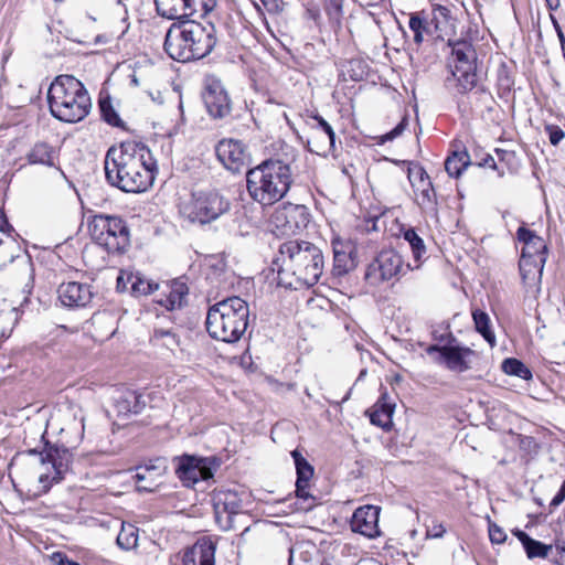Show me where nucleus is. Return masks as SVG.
I'll return each mask as SVG.
<instances>
[{
  "mask_svg": "<svg viewBox=\"0 0 565 565\" xmlns=\"http://www.w3.org/2000/svg\"><path fill=\"white\" fill-rule=\"evenodd\" d=\"M451 45V75L457 81L458 92L465 94L473 89L478 82L477 52L472 44L461 40Z\"/></svg>",
  "mask_w": 565,
  "mask_h": 565,
  "instance_id": "9",
  "label": "nucleus"
},
{
  "mask_svg": "<svg viewBox=\"0 0 565 565\" xmlns=\"http://www.w3.org/2000/svg\"><path fill=\"white\" fill-rule=\"evenodd\" d=\"M309 17L317 21L320 18V12L317 8L308 9L307 10Z\"/></svg>",
  "mask_w": 565,
  "mask_h": 565,
  "instance_id": "58",
  "label": "nucleus"
},
{
  "mask_svg": "<svg viewBox=\"0 0 565 565\" xmlns=\"http://www.w3.org/2000/svg\"><path fill=\"white\" fill-rule=\"evenodd\" d=\"M215 551L216 545L210 539H200L184 552L182 564L215 565Z\"/></svg>",
  "mask_w": 565,
  "mask_h": 565,
  "instance_id": "23",
  "label": "nucleus"
},
{
  "mask_svg": "<svg viewBox=\"0 0 565 565\" xmlns=\"http://www.w3.org/2000/svg\"><path fill=\"white\" fill-rule=\"evenodd\" d=\"M8 230H12V226L9 224L3 210L0 209V233H1V235H4Z\"/></svg>",
  "mask_w": 565,
  "mask_h": 565,
  "instance_id": "55",
  "label": "nucleus"
},
{
  "mask_svg": "<svg viewBox=\"0 0 565 565\" xmlns=\"http://www.w3.org/2000/svg\"><path fill=\"white\" fill-rule=\"evenodd\" d=\"M269 13H278L281 10V0H260Z\"/></svg>",
  "mask_w": 565,
  "mask_h": 565,
  "instance_id": "54",
  "label": "nucleus"
},
{
  "mask_svg": "<svg viewBox=\"0 0 565 565\" xmlns=\"http://www.w3.org/2000/svg\"><path fill=\"white\" fill-rule=\"evenodd\" d=\"M47 100L52 116L75 124L90 111L92 100L84 84L73 75H58L51 83Z\"/></svg>",
  "mask_w": 565,
  "mask_h": 565,
  "instance_id": "5",
  "label": "nucleus"
},
{
  "mask_svg": "<svg viewBox=\"0 0 565 565\" xmlns=\"http://www.w3.org/2000/svg\"><path fill=\"white\" fill-rule=\"evenodd\" d=\"M323 6L329 19L340 25L343 18V0H323Z\"/></svg>",
  "mask_w": 565,
  "mask_h": 565,
  "instance_id": "44",
  "label": "nucleus"
},
{
  "mask_svg": "<svg viewBox=\"0 0 565 565\" xmlns=\"http://www.w3.org/2000/svg\"><path fill=\"white\" fill-rule=\"evenodd\" d=\"M545 1H546L547 8L552 11L557 10L561 6V0H545Z\"/></svg>",
  "mask_w": 565,
  "mask_h": 565,
  "instance_id": "57",
  "label": "nucleus"
},
{
  "mask_svg": "<svg viewBox=\"0 0 565 565\" xmlns=\"http://www.w3.org/2000/svg\"><path fill=\"white\" fill-rule=\"evenodd\" d=\"M274 265L278 285L297 290L317 284L323 270V255L315 244L292 239L280 244Z\"/></svg>",
  "mask_w": 565,
  "mask_h": 565,
  "instance_id": "2",
  "label": "nucleus"
},
{
  "mask_svg": "<svg viewBox=\"0 0 565 565\" xmlns=\"http://www.w3.org/2000/svg\"><path fill=\"white\" fill-rule=\"evenodd\" d=\"M216 42V29L212 23L182 20L169 28L163 47L172 60L189 62L207 56Z\"/></svg>",
  "mask_w": 565,
  "mask_h": 565,
  "instance_id": "3",
  "label": "nucleus"
},
{
  "mask_svg": "<svg viewBox=\"0 0 565 565\" xmlns=\"http://www.w3.org/2000/svg\"><path fill=\"white\" fill-rule=\"evenodd\" d=\"M382 215V207L380 204H371L370 209L363 216L364 224H355V228H361L365 232L376 231V221Z\"/></svg>",
  "mask_w": 565,
  "mask_h": 565,
  "instance_id": "42",
  "label": "nucleus"
},
{
  "mask_svg": "<svg viewBox=\"0 0 565 565\" xmlns=\"http://www.w3.org/2000/svg\"><path fill=\"white\" fill-rule=\"evenodd\" d=\"M166 287L168 292L164 294V297L158 299L157 302L169 310L182 307L188 296V286L180 280H173L170 285L167 284Z\"/></svg>",
  "mask_w": 565,
  "mask_h": 565,
  "instance_id": "27",
  "label": "nucleus"
},
{
  "mask_svg": "<svg viewBox=\"0 0 565 565\" xmlns=\"http://www.w3.org/2000/svg\"><path fill=\"white\" fill-rule=\"evenodd\" d=\"M544 258L539 260L520 259L519 269L525 292L536 297L541 291L542 275L545 266Z\"/></svg>",
  "mask_w": 565,
  "mask_h": 565,
  "instance_id": "21",
  "label": "nucleus"
},
{
  "mask_svg": "<svg viewBox=\"0 0 565 565\" xmlns=\"http://www.w3.org/2000/svg\"><path fill=\"white\" fill-rule=\"evenodd\" d=\"M217 0H188L186 18L205 17L216 6Z\"/></svg>",
  "mask_w": 565,
  "mask_h": 565,
  "instance_id": "39",
  "label": "nucleus"
},
{
  "mask_svg": "<svg viewBox=\"0 0 565 565\" xmlns=\"http://www.w3.org/2000/svg\"><path fill=\"white\" fill-rule=\"evenodd\" d=\"M403 257L394 249H384L366 267L364 279L370 286H379L396 278L403 271Z\"/></svg>",
  "mask_w": 565,
  "mask_h": 565,
  "instance_id": "12",
  "label": "nucleus"
},
{
  "mask_svg": "<svg viewBox=\"0 0 565 565\" xmlns=\"http://www.w3.org/2000/svg\"><path fill=\"white\" fill-rule=\"evenodd\" d=\"M565 501V480L563 481L558 492L555 494V497L552 499L550 503V512H552L554 509H556L558 505H561Z\"/></svg>",
  "mask_w": 565,
  "mask_h": 565,
  "instance_id": "53",
  "label": "nucleus"
},
{
  "mask_svg": "<svg viewBox=\"0 0 565 565\" xmlns=\"http://www.w3.org/2000/svg\"><path fill=\"white\" fill-rule=\"evenodd\" d=\"M428 355L437 353L435 361L443 363L452 372L462 373L470 369L468 358L473 354V351L466 347L460 345H429L426 350Z\"/></svg>",
  "mask_w": 565,
  "mask_h": 565,
  "instance_id": "14",
  "label": "nucleus"
},
{
  "mask_svg": "<svg viewBox=\"0 0 565 565\" xmlns=\"http://www.w3.org/2000/svg\"><path fill=\"white\" fill-rule=\"evenodd\" d=\"M116 543L125 551L135 548L138 543V529L132 524L122 523L121 530L117 535Z\"/></svg>",
  "mask_w": 565,
  "mask_h": 565,
  "instance_id": "35",
  "label": "nucleus"
},
{
  "mask_svg": "<svg viewBox=\"0 0 565 565\" xmlns=\"http://www.w3.org/2000/svg\"><path fill=\"white\" fill-rule=\"evenodd\" d=\"M10 334H11V330H10L8 333H7V332H4V331H2V332L0 333V338L7 339V338H9V337H10Z\"/></svg>",
  "mask_w": 565,
  "mask_h": 565,
  "instance_id": "62",
  "label": "nucleus"
},
{
  "mask_svg": "<svg viewBox=\"0 0 565 565\" xmlns=\"http://www.w3.org/2000/svg\"><path fill=\"white\" fill-rule=\"evenodd\" d=\"M220 162L230 171L239 172L249 160V153L243 141L237 139H222L215 147Z\"/></svg>",
  "mask_w": 565,
  "mask_h": 565,
  "instance_id": "15",
  "label": "nucleus"
},
{
  "mask_svg": "<svg viewBox=\"0 0 565 565\" xmlns=\"http://www.w3.org/2000/svg\"><path fill=\"white\" fill-rule=\"evenodd\" d=\"M495 151H497V154L499 156L500 160H504L505 157L513 154L512 152H509L507 150H501V149H497Z\"/></svg>",
  "mask_w": 565,
  "mask_h": 565,
  "instance_id": "59",
  "label": "nucleus"
},
{
  "mask_svg": "<svg viewBox=\"0 0 565 565\" xmlns=\"http://www.w3.org/2000/svg\"><path fill=\"white\" fill-rule=\"evenodd\" d=\"M429 175L425 171V169L420 166H416L414 168L408 169V179L412 183V186L415 188L416 185H419L423 181L428 179Z\"/></svg>",
  "mask_w": 565,
  "mask_h": 565,
  "instance_id": "48",
  "label": "nucleus"
},
{
  "mask_svg": "<svg viewBox=\"0 0 565 565\" xmlns=\"http://www.w3.org/2000/svg\"><path fill=\"white\" fill-rule=\"evenodd\" d=\"M104 169L107 182L126 193L146 192L158 173L151 150L134 140L110 147L105 156Z\"/></svg>",
  "mask_w": 565,
  "mask_h": 565,
  "instance_id": "1",
  "label": "nucleus"
},
{
  "mask_svg": "<svg viewBox=\"0 0 565 565\" xmlns=\"http://www.w3.org/2000/svg\"><path fill=\"white\" fill-rule=\"evenodd\" d=\"M309 212L305 205L288 204L275 213L276 226L280 227L284 234H295L307 227Z\"/></svg>",
  "mask_w": 565,
  "mask_h": 565,
  "instance_id": "17",
  "label": "nucleus"
},
{
  "mask_svg": "<svg viewBox=\"0 0 565 565\" xmlns=\"http://www.w3.org/2000/svg\"><path fill=\"white\" fill-rule=\"evenodd\" d=\"M406 127H407V118L404 117L394 129H392L391 131H388L387 134H385L381 137L380 143H384L386 141L394 140L396 137H398L403 134V131L406 129Z\"/></svg>",
  "mask_w": 565,
  "mask_h": 565,
  "instance_id": "51",
  "label": "nucleus"
},
{
  "mask_svg": "<svg viewBox=\"0 0 565 565\" xmlns=\"http://www.w3.org/2000/svg\"><path fill=\"white\" fill-rule=\"evenodd\" d=\"M99 108L102 117L107 124L114 127H124L125 124L114 108L109 96L99 99Z\"/></svg>",
  "mask_w": 565,
  "mask_h": 565,
  "instance_id": "38",
  "label": "nucleus"
},
{
  "mask_svg": "<svg viewBox=\"0 0 565 565\" xmlns=\"http://www.w3.org/2000/svg\"><path fill=\"white\" fill-rule=\"evenodd\" d=\"M174 460L177 461L175 475L185 487H193L201 480L212 479L221 466V461L216 457L183 455Z\"/></svg>",
  "mask_w": 565,
  "mask_h": 565,
  "instance_id": "10",
  "label": "nucleus"
},
{
  "mask_svg": "<svg viewBox=\"0 0 565 565\" xmlns=\"http://www.w3.org/2000/svg\"><path fill=\"white\" fill-rule=\"evenodd\" d=\"M365 374H366V370L365 369L361 370L358 380H362L365 376Z\"/></svg>",
  "mask_w": 565,
  "mask_h": 565,
  "instance_id": "63",
  "label": "nucleus"
},
{
  "mask_svg": "<svg viewBox=\"0 0 565 565\" xmlns=\"http://www.w3.org/2000/svg\"><path fill=\"white\" fill-rule=\"evenodd\" d=\"M545 131L548 135L550 142L557 146L565 137L563 129L556 125H546Z\"/></svg>",
  "mask_w": 565,
  "mask_h": 565,
  "instance_id": "50",
  "label": "nucleus"
},
{
  "mask_svg": "<svg viewBox=\"0 0 565 565\" xmlns=\"http://www.w3.org/2000/svg\"><path fill=\"white\" fill-rule=\"evenodd\" d=\"M248 321V303L241 297L233 296L209 308L205 324L213 339L234 343L246 332Z\"/></svg>",
  "mask_w": 565,
  "mask_h": 565,
  "instance_id": "6",
  "label": "nucleus"
},
{
  "mask_svg": "<svg viewBox=\"0 0 565 565\" xmlns=\"http://www.w3.org/2000/svg\"><path fill=\"white\" fill-rule=\"evenodd\" d=\"M472 318L476 330L491 347H493L495 344V335L491 329L489 315L480 309H476L472 311Z\"/></svg>",
  "mask_w": 565,
  "mask_h": 565,
  "instance_id": "33",
  "label": "nucleus"
},
{
  "mask_svg": "<svg viewBox=\"0 0 565 565\" xmlns=\"http://www.w3.org/2000/svg\"><path fill=\"white\" fill-rule=\"evenodd\" d=\"M353 267V256L333 254V279L338 285H342L343 280H348V275Z\"/></svg>",
  "mask_w": 565,
  "mask_h": 565,
  "instance_id": "34",
  "label": "nucleus"
},
{
  "mask_svg": "<svg viewBox=\"0 0 565 565\" xmlns=\"http://www.w3.org/2000/svg\"><path fill=\"white\" fill-rule=\"evenodd\" d=\"M317 126L313 128L315 137H326V143H334V131L332 127L320 116H316Z\"/></svg>",
  "mask_w": 565,
  "mask_h": 565,
  "instance_id": "46",
  "label": "nucleus"
},
{
  "mask_svg": "<svg viewBox=\"0 0 565 565\" xmlns=\"http://www.w3.org/2000/svg\"><path fill=\"white\" fill-rule=\"evenodd\" d=\"M488 531L490 541L493 544H501L507 540V534L503 529L491 521H489Z\"/></svg>",
  "mask_w": 565,
  "mask_h": 565,
  "instance_id": "49",
  "label": "nucleus"
},
{
  "mask_svg": "<svg viewBox=\"0 0 565 565\" xmlns=\"http://www.w3.org/2000/svg\"><path fill=\"white\" fill-rule=\"evenodd\" d=\"M215 520L223 531L234 530V519L242 512V498L237 491L218 489L212 493Z\"/></svg>",
  "mask_w": 565,
  "mask_h": 565,
  "instance_id": "13",
  "label": "nucleus"
},
{
  "mask_svg": "<svg viewBox=\"0 0 565 565\" xmlns=\"http://www.w3.org/2000/svg\"><path fill=\"white\" fill-rule=\"evenodd\" d=\"M203 102L210 116L215 119H223L232 111V100L223 84L217 79L207 82Z\"/></svg>",
  "mask_w": 565,
  "mask_h": 565,
  "instance_id": "16",
  "label": "nucleus"
},
{
  "mask_svg": "<svg viewBox=\"0 0 565 565\" xmlns=\"http://www.w3.org/2000/svg\"><path fill=\"white\" fill-rule=\"evenodd\" d=\"M231 209L227 198L217 191L193 192L188 199L179 204L180 215L191 223H211Z\"/></svg>",
  "mask_w": 565,
  "mask_h": 565,
  "instance_id": "7",
  "label": "nucleus"
},
{
  "mask_svg": "<svg viewBox=\"0 0 565 565\" xmlns=\"http://www.w3.org/2000/svg\"><path fill=\"white\" fill-rule=\"evenodd\" d=\"M480 167H488L493 170L497 169L495 160L491 154H487L482 161L479 163Z\"/></svg>",
  "mask_w": 565,
  "mask_h": 565,
  "instance_id": "56",
  "label": "nucleus"
},
{
  "mask_svg": "<svg viewBox=\"0 0 565 565\" xmlns=\"http://www.w3.org/2000/svg\"><path fill=\"white\" fill-rule=\"evenodd\" d=\"M291 456L295 460L297 470L296 495L307 504L301 507L308 511L315 507V498L308 492L310 480L313 476V467L302 457L298 450H294Z\"/></svg>",
  "mask_w": 565,
  "mask_h": 565,
  "instance_id": "19",
  "label": "nucleus"
},
{
  "mask_svg": "<svg viewBox=\"0 0 565 565\" xmlns=\"http://www.w3.org/2000/svg\"><path fill=\"white\" fill-rule=\"evenodd\" d=\"M404 238L408 242L415 262L419 263L422 260L423 255L426 253V248L423 239L417 235V233L409 228L404 233Z\"/></svg>",
  "mask_w": 565,
  "mask_h": 565,
  "instance_id": "41",
  "label": "nucleus"
},
{
  "mask_svg": "<svg viewBox=\"0 0 565 565\" xmlns=\"http://www.w3.org/2000/svg\"><path fill=\"white\" fill-rule=\"evenodd\" d=\"M519 243L523 244L520 259L539 260L547 259L548 247L544 239L536 233L525 226H520L516 231Z\"/></svg>",
  "mask_w": 565,
  "mask_h": 565,
  "instance_id": "20",
  "label": "nucleus"
},
{
  "mask_svg": "<svg viewBox=\"0 0 565 565\" xmlns=\"http://www.w3.org/2000/svg\"><path fill=\"white\" fill-rule=\"evenodd\" d=\"M380 508L375 505H364L355 509V533L367 539L380 535L379 529Z\"/></svg>",
  "mask_w": 565,
  "mask_h": 565,
  "instance_id": "24",
  "label": "nucleus"
},
{
  "mask_svg": "<svg viewBox=\"0 0 565 565\" xmlns=\"http://www.w3.org/2000/svg\"><path fill=\"white\" fill-rule=\"evenodd\" d=\"M58 565H79V564L76 562H73V561H68V559H61L58 562Z\"/></svg>",
  "mask_w": 565,
  "mask_h": 565,
  "instance_id": "60",
  "label": "nucleus"
},
{
  "mask_svg": "<svg viewBox=\"0 0 565 565\" xmlns=\"http://www.w3.org/2000/svg\"><path fill=\"white\" fill-rule=\"evenodd\" d=\"M313 143L315 148H310L311 151L320 154L330 151L334 143H326V137H315V130H312L311 139L308 140V145Z\"/></svg>",
  "mask_w": 565,
  "mask_h": 565,
  "instance_id": "47",
  "label": "nucleus"
},
{
  "mask_svg": "<svg viewBox=\"0 0 565 565\" xmlns=\"http://www.w3.org/2000/svg\"><path fill=\"white\" fill-rule=\"evenodd\" d=\"M553 23H554L557 36L559 38V32H563V31L556 20H553Z\"/></svg>",
  "mask_w": 565,
  "mask_h": 565,
  "instance_id": "61",
  "label": "nucleus"
},
{
  "mask_svg": "<svg viewBox=\"0 0 565 565\" xmlns=\"http://www.w3.org/2000/svg\"><path fill=\"white\" fill-rule=\"evenodd\" d=\"M61 303L68 308H85L94 297L90 285L78 281L63 282L57 288Z\"/></svg>",
  "mask_w": 565,
  "mask_h": 565,
  "instance_id": "18",
  "label": "nucleus"
},
{
  "mask_svg": "<svg viewBox=\"0 0 565 565\" xmlns=\"http://www.w3.org/2000/svg\"><path fill=\"white\" fill-rule=\"evenodd\" d=\"M333 254L350 255L353 256V241L351 237H342L339 234H334L331 239Z\"/></svg>",
  "mask_w": 565,
  "mask_h": 565,
  "instance_id": "43",
  "label": "nucleus"
},
{
  "mask_svg": "<svg viewBox=\"0 0 565 565\" xmlns=\"http://www.w3.org/2000/svg\"><path fill=\"white\" fill-rule=\"evenodd\" d=\"M128 280L131 284V292L136 296H146L159 289V284L140 274L130 275Z\"/></svg>",
  "mask_w": 565,
  "mask_h": 565,
  "instance_id": "36",
  "label": "nucleus"
},
{
  "mask_svg": "<svg viewBox=\"0 0 565 565\" xmlns=\"http://www.w3.org/2000/svg\"><path fill=\"white\" fill-rule=\"evenodd\" d=\"M445 532L446 530L441 523L433 522V524L427 527L426 535L428 537L439 539L443 537Z\"/></svg>",
  "mask_w": 565,
  "mask_h": 565,
  "instance_id": "52",
  "label": "nucleus"
},
{
  "mask_svg": "<svg viewBox=\"0 0 565 565\" xmlns=\"http://www.w3.org/2000/svg\"><path fill=\"white\" fill-rule=\"evenodd\" d=\"M166 467H160L157 465H149L145 467H138L137 472L134 476L137 490L140 492H152L160 484V477L164 471Z\"/></svg>",
  "mask_w": 565,
  "mask_h": 565,
  "instance_id": "25",
  "label": "nucleus"
},
{
  "mask_svg": "<svg viewBox=\"0 0 565 565\" xmlns=\"http://www.w3.org/2000/svg\"><path fill=\"white\" fill-rule=\"evenodd\" d=\"M513 534L522 543L529 558H545L548 552L552 550V545H546L532 539L524 531L515 530L513 531Z\"/></svg>",
  "mask_w": 565,
  "mask_h": 565,
  "instance_id": "30",
  "label": "nucleus"
},
{
  "mask_svg": "<svg viewBox=\"0 0 565 565\" xmlns=\"http://www.w3.org/2000/svg\"><path fill=\"white\" fill-rule=\"evenodd\" d=\"M414 190L417 195L418 205L424 210L437 213V193L430 178L419 183V185H416Z\"/></svg>",
  "mask_w": 565,
  "mask_h": 565,
  "instance_id": "29",
  "label": "nucleus"
},
{
  "mask_svg": "<svg viewBox=\"0 0 565 565\" xmlns=\"http://www.w3.org/2000/svg\"><path fill=\"white\" fill-rule=\"evenodd\" d=\"M151 340L154 341L156 344L163 345L169 350H173L179 345L177 334L168 329H154Z\"/></svg>",
  "mask_w": 565,
  "mask_h": 565,
  "instance_id": "40",
  "label": "nucleus"
},
{
  "mask_svg": "<svg viewBox=\"0 0 565 565\" xmlns=\"http://www.w3.org/2000/svg\"><path fill=\"white\" fill-rule=\"evenodd\" d=\"M113 401L118 416L140 414L147 404L142 394L126 387L117 388Z\"/></svg>",
  "mask_w": 565,
  "mask_h": 565,
  "instance_id": "22",
  "label": "nucleus"
},
{
  "mask_svg": "<svg viewBox=\"0 0 565 565\" xmlns=\"http://www.w3.org/2000/svg\"><path fill=\"white\" fill-rule=\"evenodd\" d=\"M349 526L353 531V516L349 520Z\"/></svg>",
  "mask_w": 565,
  "mask_h": 565,
  "instance_id": "64",
  "label": "nucleus"
},
{
  "mask_svg": "<svg viewBox=\"0 0 565 565\" xmlns=\"http://www.w3.org/2000/svg\"><path fill=\"white\" fill-rule=\"evenodd\" d=\"M470 164L467 151H455L445 161V170L451 178H459L462 171Z\"/></svg>",
  "mask_w": 565,
  "mask_h": 565,
  "instance_id": "32",
  "label": "nucleus"
},
{
  "mask_svg": "<svg viewBox=\"0 0 565 565\" xmlns=\"http://www.w3.org/2000/svg\"><path fill=\"white\" fill-rule=\"evenodd\" d=\"M90 237L110 254H121L130 245V232L119 216L98 214L88 225Z\"/></svg>",
  "mask_w": 565,
  "mask_h": 565,
  "instance_id": "8",
  "label": "nucleus"
},
{
  "mask_svg": "<svg viewBox=\"0 0 565 565\" xmlns=\"http://www.w3.org/2000/svg\"><path fill=\"white\" fill-rule=\"evenodd\" d=\"M409 29L414 33V42L416 44H422L424 41V33L427 31V25L423 19L419 18L418 14L414 13L409 18Z\"/></svg>",
  "mask_w": 565,
  "mask_h": 565,
  "instance_id": "45",
  "label": "nucleus"
},
{
  "mask_svg": "<svg viewBox=\"0 0 565 565\" xmlns=\"http://www.w3.org/2000/svg\"><path fill=\"white\" fill-rule=\"evenodd\" d=\"M502 371L508 375H514L522 380L532 379L531 370L520 360L508 358L502 362Z\"/></svg>",
  "mask_w": 565,
  "mask_h": 565,
  "instance_id": "37",
  "label": "nucleus"
},
{
  "mask_svg": "<svg viewBox=\"0 0 565 565\" xmlns=\"http://www.w3.org/2000/svg\"><path fill=\"white\" fill-rule=\"evenodd\" d=\"M188 0H154L158 13L170 20L186 18Z\"/></svg>",
  "mask_w": 565,
  "mask_h": 565,
  "instance_id": "28",
  "label": "nucleus"
},
{
  "mask_svg": "<svg viewBox=\"0 0 565 565\" xmlns=\"http://www.w3.org/2000/svg\"><path fill=\"white\" fill-rule=\"evenodd\" d=\"M28 454L36 457L39 462L43 466L47 463L51 465L54 470L52 477L47 473H41L39 477V482L43 484L44 492L51 488L53 481L58 482L63 479L64 473L70 470L73 462V454L64 446L46 444L42 451L30 449Z\"/></svg>",
  "mask_w": 565,
  "mask_h": 565,
  "instance_id": "11",
  "label": "nucleus"
},
{
  "mask_svg": "<svg viewBox=\"0 0 565 565\" xmlns=\"http://www.w3.org/2000/svg\"><path fill=\"white\" fill-rule=\"evenodd\" d=\"M292 182L290 163L281 159H267L246 173L248 194L262 205H273L284 199Z\"/></svg>",
  "mask_w": 565,
  "mask_h": 565,
  "instance_id": "4",
  "label": "nucleus"
},
{
  "mask_svg": "<svg viewBox=\"0 0 565 565\" xmlns=\"http://www.w3.org/2000/svg\"><path fill=\"white\" fill-rule=\"evenodd\" d=\"M395 405L386 401L385 396H382L377 403L367 411L366 414L370 417L371 424L381 427L383 430L388 431L393 425V413Z\"/></svg>",
  "mask_w": 565,
  "mask_h": 565,
  "instance_id": "26",
  "label": "nucleus"
},
{
  "mask_svg": "<svg viewBox=\"0 0 565 565\" xmlns=\"http://www.w3.org/2000/svg\"><path fill=\"white\" fill-rule=\"evenodd\" d=\"M55 150L46 142L35 143L26 156L30 164L54 166Z\"/></svg>",
  "mask_w": 565,
  "mask_h": 565,
  "instance_id": "31",
  "label": "nucleus"
}]
</instances>
